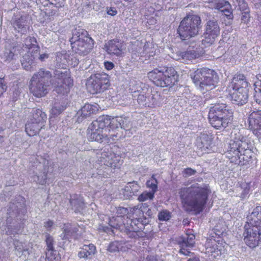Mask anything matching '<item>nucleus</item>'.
Masks as SVG:
<instances>
[{"label": "nucleus", "instance_id": "f257e3e1", "mask_svg": "<svg viewBox=\"0 0 261 261\" xmlns=\"http://www.w3.org/2000/svg\"><path fill=\"white\" fill-rule=\"evenodd\" d=\"M49 81L58 93L65 94L72 86L73 81L68 69H60L54 72L52 77L50 71L41 69L32 76L30 85V92L37 97L44 96L48 91Z\"/></svg>", "mask_w": 261, "mask_h": 261}, {"label": "nucleus", "instance_id": "f03ea898", "mask_svg": "<svg viewBox=\"0 0 261 261\" xmlns=\"http://www.w3.org/2000/svg\"><path fill=\"white\" fill-rule=\"evenodd\" d=\"M211 193V190L208 185L194 183L189 187L179 189L178 194L184 210L190 213L201 212Z\"/></svg>", "mask_w": 261, "mask_h": 261}, {"label": "nucleus", "instance_id": "7ed1b4c3", "mask_svg": "<svg viewBox=\"0 0 261 261\" xmlns=\"http://www.w3.org/2000/svg\"><path fill=\"white\" fill-rule=\"evenodd\" d=\"M18 198L21 201L11 203L9 205L8 210L9 217L7 220V225L1 227L2 231L7 235L18 233L23 227L22 222L25 219V210L24 208L23 197L19 196Z\"/></svg>", "mask_w": 261, "mask_h": 261}, {"label": "nucleus", "instance_id": "20e7f679", "mask_svg": "<svg viewBox=\"0 0 261 261\" xmlns=\"http://www.w3.org/2000/svg\"><path fill=\"white\" fill-rule=\"evenodd\" d=\"M247 225H245L244 240L249 247L258 246L261 240V206H256L247 217Z\"/></svg>", "mask_w": 261, "mask_h": 261}, {"label": "nucleus", "instance_id": "39448f33", "mask_svg": "<svg viewBox=\"0 0 261 261\" xmlns=\"http://www.w3.org/2000/svg\"><path fill=\"white\" fill-rule=\"evenodd\" d=\"M106 122L105 116H102L91 123L88 128L91 131L89 136V140L112 143L113 141L117 140V134L112 133Z\"/></svg>", "mask_w": 261, "mask_h": 261}, {"label": "nucleus", "instance_id": "423d86ee", "mask_svg": "<svg viewBox=\"0 0 261 261\" xmlns=\"http://www.w3.org/2000/svg\"><path fill=\"white\" fill-rule=\"evenodd\" d=\"M233 112L224 103L215 104L211 107L208 119L211 125L216 129L226 127L232 120Z\"/></svg>", "mask_w": 261, "mask_h": 261}, {"label": "nucleus", "instance_id": "0eeeda50", "mask_svg": "<svg viewBox=\"0 0 261 261\" xmlns=\"http://www.w3.org/2000/svg\"><path fill=\"white\" fill-rule=\"evenodd\" d=\"M190 76L196 86L203 91L213 89L219 81L217 73L213 70L208 68L198 69L191 73Z\"/></svg>", "mask_w": 261, "mask_h": 261}, {"label": "nucleus", "instance_id": "6e6552de", "mask_svg": "<svg viewBox=\"0 0 261 261\" xmlns=\"http://www.w3.org/2000/svg\"><path fill=\"white\" fill-rule=\"evenodd\" d=\"M148 78L157 86H171L177 81L176 71L172 67L155 68L147 74Z\"/></svg>", "mask_w": 261, "mask_h": 261}, {"label": "nucleus", "instance_id": "1a4fd4ad", "mask_svg": "<svg viewBox=\"0 0 261 261\" xmlns=\"http://www.w3.org/2000/svg\"><path fill=\"white\" fill-rule=\"evenodd\" d=\"M201 18L196 15H189L180 22L177 32L181 39L186 40L198 35L201 28Z\"/></svg>", "mask_w": 261, "mask_h": 261}, {"label": "nucleus", "instance_id": "9d476101", "mask_svg": "<svg viewBox=\"0 0 261 261\" xmlns=\"http://www.w3.org/2000/svg\"><path fill=\"white\" fill-rule=\"evenodd\" d=\"M86 86L91 93H100L110 86L109 76L103 72L92 74L88 79Z\"/></svg>", "mask_w": 261, "mask_h": 261}, {"label": "nucleus", "instance_id": "9b49d317", "mask_svg": "<svg viewBox=\"0 0 261 261\" xmlns=\"http://www.w3.org/2000/svg\"><path fill=\"white\" fill-rule=\"evenodd\" d=\"M87 32L79 29L78 31L73 32L71 38L72 48H74L76 53L81 55L87 54L91 49V45L89 43L91 38L87 37Z\"/></svg>", "mask_w": 261, "mask_h": 261}, {"label": "nucleus", "instance_id": "f8f14e48", "mask_svg": "<svg viewBox=\"0 0 261 261\" xmlns=\"http://www.w3.org/2000/svg\"><path fill=\"white\" fill-rule=\"evenodd\" d=\"M220 34V27L217 20L213 19L207 21L205 25L204 38L202 44L206 45L212 44Z\"/></svg>", "mask_w": 261, "mask_h": 261}, {"label": "nucleus", "instance_id": "ddd939ff", "mask_svg": "<svg viewBox=\"0 0 261 261\" xmlns=\"http://www.w3.org/2000/svg\"><path fill=\"white\" fill-rule=\"evenodd\" d=\"M106 119V124H108L111 132L112 133H116L118 135L119 127L125 130H129L132 127V124L128 117L122 116H117L111 118L108 116H105Z\"/></svg>", "mask_w": 261, "mask_h": 261}, {"label": "nucleus", "instance_id": "4468645a", "mask_svg": "<svg viewBox=\"0 0 261 261\" xmlns=\"http://www.w3.org/2000/svg\"><path fill=\"white\" fill-rule=\"evenodd\" d=\"M128 215L129 217H127L126 224L138 226L139 223H141L144 227V225L147 223L146 219L144 218L143 212L138 205L130 208Z\"/></svg>", "mask_w": 261, "mask_h": 261}, {"label": "nucleus", "instance_id": "2eb2a0df", "mask_svg": "<svg viewBox=\"0 0 261 261\" xmlns=\"http://www.w3.org/2000/svg\"><path fill=\"white\" fill-rule=\"evenodd\" d=\"M207 5L206 7L212 9H218L223 12L229 19L231 18L232 10L230 3L226 0H207L205 2Z\"/></svg>", "mask_w": 261, "mask_h": 261}, {"label": "nucleus", "instance_id": "dca6fc26", "mask_svg": "<svg viewBox=\"0 0 261 261\" xmlns=\"http://www.w3.org/2000/svg\"><path fill=\"white\" fill-rule=\"evenodd\" d=\"M249 127L257 137H261V111H254L248 118Z\"/></svg>", "mask_w": 261, "mask_h": 261}, {"label": "nucleus", "instance_id": "f3484780", "mask_svg": "<svg viewBox=\"0 0 261 261\" xmlns=\"http://www.w3.org/2000/svg\"><path fill=\"white\" fill-rule=\"evenodd\" d=\"M143 86L141 87V89H137L134 92L133 97L134 100H136L138 105L140 107H149V96H150V92L148 88L146 87L144 84L141 83Z\"/></svg>", "mask_w": 261, "mask_h": 261}, {"label": "nucleus", "instance_id": "a211bd4d", "mask_svg": "<svg viewBox=\"0 0 261 261\" xmlns=\"http://www.w3.org/2000/svg\"><path fill=\"white\" fill-rule=\"evenodd\" d=\"M227 90L233 103L238 105H243L247 102L248 98V89Z\"/></svg>", "mask_w": 261, "mask_h": 261}, {"label": "nucleus", "instance_id": "6ab92c4d", "mask_svg": "<svg viewBox=\"0 0 261 261\" xmlns=\"http://www.w3.org/2000/svg\"><path fill=\"white\" fill-rule=\"evenodd\" d=\"M100 159V162L103 164L114 169L119 168L120 165L119 162L118 161L117 157L109 151V148H105L101 152Z\"/></svg>", "mask_w": 261, "mask_h": 261}, {"label": "nucleus", "instance_id": "aec40b11", "mask_svg": "<svg viewBox=\"0 0 261 261\" xmlns=\"http://www.w3.org/2000/svg\"><path fill=\"white\" fill-rule=\"evenodd\" d=\"M108 54L121 56L123 54V43L117 39L109 40L105 45Z\"/></svg>", "mask_w": 261, "mask_h": 261}, {"label": "nucleus", "instance_id": "412c9836", "mask_svg": "<svg viewBox=\"0 0 261 261\" xmlns=\"http://www.w3.org/2000/svg\"><path fill=\"white\" fill-rule=\"evenodd\" d=\"M248 83L246 76L242 74L235 75L229 84L227 90H239L240 89H248Z\"/></svg>", "mask_w": 261, "mask_h": 261}, {"label": "nucleus", "instance_id": "4be33fe9", "mask_svg": "<svg viewBox=\"0 0 261 261\" xmlns=\"http://www.w3.org/2000/svg\"><path fill=\"white\" fill-rule=\"evenodd\" d=\"M79 227L76 223L64 224L62 227L63 232L60 236L61 238L62 239H77L79 236L77 233Z\"/></svg>", "mask_w": 261, "mask_h": 261}, {"label": "nucleus", "instance_id": "5701e85b", "mask_svg": "<svg viewBox=\"0 0 261 261\" xmlns=\"http://www.w3.org/2000/svg\"><path fill=\"white\" fill-rule=\"evenodd\" d=\"M97 111V107L89 103L85 104L77 112L75 118L76 121L81 122L84 119L87 118Z\"/></svg>", "mask_w": 261, "mask_h": 261}, {"label": "nucleus", "instance_id": "b1692460", "mask_svg": "<svg viewBox=\"0 0 261 261\" xmlns=\"http://www.w3.org/2000/svg\"><path fill=\"white\" fill-rule=\"evenodd\" d=\"M38 255V246L37 244L28 243L21 255H23L27 259H33L36 258Z\"/></svg>", "mask_w": 261, "mask_h": 261}, {"label": "nucleus", "instance_id": "393cba45", "mask_svg": "<svg viewBox=\"0 0 261 261\" xmlns=\"http://www.w3.org/2000/svg\"><path fill=\"white\" fill-rule=\"evenodd\" d=\"M27 23L26 16H21L14 21L13 25L15 30L22 34H24L27 32Z\"/></svg>", "mask_w": 261, "mask_h": 261}, {"label": "nucleus", "instance_id": "a878e982", "mask_svg": "<svg viewBox=\"0 0 261 261\" xmlns=\"http://www.w3.org/2000/svg\"><path fill=\"white\" fill-rule=\"evenodd\" d=\"M44 125L39 124L36 121L29 120L25 124V130L30 136L36 135Z\"/></svg>", "mask_w": 261, "mask_h": 261}, {"label": "nucleus", "instance_id": "bb28decb", "mask_svg": "<svg viewBox=\"0 0 261 261\" xmlns=\"http://www.w3.org/2000/svg\"><path fill=\"white\" fill-rule=\"evenodd\" d=\"M95 252L96 247L93 244H85L81 248V250L79 251L78 255L80 258H90L91 256L95 253Z\"/></svg>", "mask_w": 261, "mask_h": 261}, {"label": "nucleus", "instance_id": "cd10ccee", "mask_svg": "<svg viewBox=\"0 0 261 261\" xmlns=\"http://www.w3.org/2000/svg\"><path fill=\"white\" fill-rule=\"evenodd\" d=\"M143 225L139 223L138 226L134 225L126 224V229L127 231V234L129 238H137L142 236V233L140 231L143 228Z\"/></svg>", "mask_w": 261, "mask_h": 261}, {"label": "nucleus", "instance_id": "c85d7f7f", "mask_svg": "<svg viewBox=\"0 0 261 261\" xmlns=\"http://www.w3.org/2000/svg\"><path fill=\"white\" fill-rule=\"evenodd\" d=\"M72 208L76 213H81L85 207V203L82 197L75 195L70 200Z\"/></svg>", "mask_w": 261, "mask_h": 261}, {"label": "nucleus", "instance_id": "c756f323", "mask_svg": "<svg viewBox=\"0 0 261 261\" xmlns=\"http://www.w3.org/2000/svg\"><path fill=\"white\" fill-rule=\"evenodd\" d=\"M46 118V115L44 112L39 109H36L32 110V116L29 120L45 125Z\"/></svg>", "mask_w": 261, "mask_h": 261}, {"label": "nucleus", "instance_id": "7c9ffc66", "mask_svg": "<svg viewBox=\"0 0 261 261\" xmlns=\"http://www.w3.org/2000/svg\"><path fill=\"white\" fill-rule=\"evenodd\" d=\"M128 249L124 241H114L109 244L107 250L110 252L115 253L119 251L125 252Z\"/></svg>", "mask_w": 261, "mask_h": 261}, {"label": "nucleus", "instance_id": "2f4dec72", "mask_svg": "<svg viewBox=\"0 0 261 261\" xmlns=\"http://www.w3.org/2000/svg\"><path fill=\"white\" fill-rule=\"evenodd\" d=\"M140 188V186L138 184L137 182L135 181L129 182L125 187L124 195L129 197L135 195L139 191Z\"/></svg>", "mask_w": 261, "mask_h": 261}, {"label": "nucleus", "instance_id": "473e14b6", "mask_svg": "<svg viewBox=\"0 0 261 261\" xmlns=\"http://www.w3.org/2000/svg\"><path fill=\"white\" fill-rule=\"evenodd\" d=\"M51 172L52 171H46L45 167L44 171L40 172L38 175L33 177V180L38 184L43 185L46 182V179L51 175Z\"/></svg>", "mask_w": 261, "mask_h": 261}, {"label": "nucleus", "instance_id": "72a5a7b5", "mask_svg": "<svg viewBox=\"0 0 261 261\" xmlns=\"http://www.w3.org/2000/svg\"><path fill=\"white\" fill-rule=\"evenodd\" d=\"M182 54V62L191 61L199 57V53L194 49H188Z\"/></svg>", "mask_w": 261, "mask_h": 261}, {"label": "nucleus", "instance_id": "f704fd0d", "mask_svg": "<svg viewBox=\"0 0 261 261\" xmlns=\"http://www.w3.org/2000/svg\"><path fill=\"white\" fill-rule=\"evenodd\" d=\"M199 140L200 141L201 146L200 148H208L212 144V137L206 134H201Z\"/></svg>", "mask_w": 261, "mask_h": 261}, {"label": "nucleus", "instance_id": "c9c22d12", "mask_svg": "<svg viewBox=\"0 0 261 261\" xmlns=\"http://www.w3.org/2000/svg\"><path fill=\"white\" fill-rule=\"evenodd\" d=\"M46 258L48 261H60L61 259L59 252L55 249L47 250Z\"/></svg>", "mask_w": 261, "mask_h": 261}, {"label": "nucleus", "instance_id": "e433bc0d", "mask_svg": "<svg viewBox=\"0 0 261 261\" xmlns=\"http://www.w3.org/2000/svg\"><path fill=\"white\" fill-rule=\"evenodd\" d=\"M187 236L186 238H183L182 241L179 243V245L186 247H193L195 244V236L194 234H189Z\"/></svg>", "mask_w": 261, "mask_h": 261}, {"label": "nucleus", "instance_id": "4c0bfd02", "mask_svg": "<svg viewBox=\"0 0 261 261\" xmlns=\"http://www.w3.org/2000/svg\"><path fill=\"white\" fill-rule=\"evenodd\" d=\"M66 109V106L63 104L55 103L50 110L51 117H55L60 114Z\"/></svg>", "mask_w": 261, "mask_h": 261}, {"label": "nucleus", "instance_id": "58836bf2", "mask_svg": "<svg viewBox=\"0 0 261 261\" xmlns=\"http://www.w3.org/2000/svg\"><path fill=\"white\" fill-rule=\"evenodd\" d=\"M158 181L155 178L154 174L152 175L150 179L146 181V187L151 190L150 192H153L154 195L158 190Z\"/></svg>", "mask_w": 261, "mask_h": 261}, {"label": "nucleus", "instance_id": "ea45409f", "mask_svg": "<svg viewBox=\"0 0 261 261\" xmlns=\"http://www.w3.org/2000/svg\"><path fill=\"white\" fill-rule=\"evenodd\" d=\"M28 242H26L23 241H20L19 240H14L13 244L15 249L19 254L21 255L23 253V251H24L26 245H27V243Z\"/></svg>", "mask_w": 261, "mask_h": 261}, {"label": "nucleus", "instance_id": "a19ab883", "mask_svg": "<svg viewBox=\"0 0 261 261\" xmlns=\"http://www.w3.org/2000/svg\"><path fill=\"white\" fill-rule=\"evenodd\" d=\"M14 49H6L3 58L5 62L10 63L16 60V55L14 54Z\"/></svg>", "mask_w": 261, "mask_h": 261}, {"label": "nucleus", "instance_id": "79ce46f5", "mask_svg": "<svg viewBox=\"0 0 261 261\" xmlns=\"http://www.w3.org/2000/svg\"><path fill=\"white\" fill-rule=\"evenodd\" d=\"M115 221L116 218H115L114 217H113L111 219H109V226H111V227L110 228L108 226H101V228H99V229H102L104 231L106 232L107 233H110V232H113L112 228H118L119 227V225L118 223L114 222Z\"/></svg>", "mask_w": 261, "mask_h": 261}, {"label": "nucleus", "instance_id": "37998d69", "mask_svg": "<svg viewBox=\"0 0 261 261\" xmlns=\"http://www.w3.org/2000/svg\"><path fill=\"white\" fill-rule=\"evenodd\" d=\"M154 196L153 192L144 191L138 196V200L140 202H144L148 200L153 199Z\"/></svg>", "mask_w": 261, "mask_h": 261}, {"label": "nucleus", "instance_id": "c03bdc74", "mask_svg": "<svg viewBox=\"0 0 261 261\" xmlns=\"http://www.w3.org/2000/svg\"><path fill=\"white\" fill-rule=\"evenodd\" d=\"M149 107L152 105H158L161 102V98L158 93L155 94L150 93V96H149Z\"/></svg>", "mask_w": 261, "mask_h": 261}, {"label": "nucleus", "instance_id": "a18cd8bd", "mask_svg": "<svg viewBox=\"0 0 261 261\" xmlns=\"http://www.w3.org/2000/svg\"><path fill=\"white\" fill-rule=\"evenodd\" d=\"M45 242L47 247V250L54 249L55 241L54 238L49 234L46 233L45 234Z\"/></svg>", "mask_w": 261, "mask_h": 261}, {"label": "nucleus", "instance_id": "49530a36", "mask_svg": "<svg viewBox=\"0 0 261 261\" xmlns=\"http://www.w3.org/2000/svg\"><path fill=\"white\" fill-rule=\"evenodd\" d=\"M171 217L170 213L167 210L162 211L158 214V218L160 221H168Z\"/></svg>", "mask_w": 261, "mask_h": 261}, {"label": "nucleus", "instance_id": "de8ad7c7", "mask_svg": "<svg viewBox=\"0 0 261 261\" xmlns=\"http://www.w3.org/2000/svg\"><path fill=\"white\" fill-rule=\"evenodd\" d=\"M241 142L240 141H232V142L230 143V151H233L234 152H236V154H238V153L241 151Z\"/></svg>", "mask_w": 261, "mask_h": 261}, {"label": "nucleus", "instance_id": "09e8293b", "mask_svg": "<svg viewBox=\"0 0 261 261\" xmlns=\"http://www.w3.org/2000/svg\"><path fill=\"white\" fill-rule=\"evenodd\" d=\"M238 3V7L241 11H246L248 10V5L245 0H236Z\"/></svg>", "mask_w": 261, "mask_h": 261}, {"label": "nucleus", "instance_id": "8fccbe9b", "mask_svg": "<svg viewBox=\"0 0 261 261\" xmlns=\"http://www.w3.org/2000/svg\"><path fill=\"white\" fill-rule=\"evenodd\" d=\"M250 15L248 10L245 11L242 13L241 16V22L244 23H247L249 20Z\"/></svg>", "mask_w": 261, "mask_h": 261}, {"label": "nucleus", "instance_id": "3c124183", "mask_svg": "<svg viewBox=\"0 0 261 261\" xmlns=\"http://www.w3.org/2000/svg\"><path fill=\"white\" fill-rule=\"evenodd\" d=\"M257 81L254 83L255 92L257 91H261V74H258L256 76Z\"/></svg>", "mask_w": 261, "mask_h": 261}, {"label": "nucleus", "instance_id": "603ef678", "mask_svg": "<svg viewBox=\"0 0 261 261\" xmlns=\"http://www.w3.org/2000/svg\"><path fill=\"white\" fill-rule=\"evenodd\" d=\"M196 171L191 168H187L184 170L183 175L185 177H188L194 175Z\"/></svg>", "mask_w": 261, "mask_h": 261}, {"label": "nucleus", "instance_id": "864d4df0", "mask_svg": "<svg viewBox=\"0 0 261 261\" xmlns=\"http://www.w3.org/2000/svg\"><path fill=\"white\" fill-rule=\"evenodd\" d=\"M7 88L4 78H0V95L5 92Z\"/></svg>", "mask_w": 261, "mask_h": 261}, {"label": "nucleus", "instance_id": "5fc2aeb1", "mask_svg": "<svg viewBox=\"0 0 261 261\" xmlns=\"http://www.w3.org/2000/svg\"><path fill=\"white\" fill-rule=\"evenodd\" d=\"M23 58L26 60V62L28 63L29 64H31L32 66H35L34 59V57H33L32 56H30L29 55H25Z\"/></svg>", "mask_w": 261, "mask_h": 261}, {"label": "nucleus", "instance_id": "6e6d98bb", "mask_svg": "<svg viewBox=\"0 0 261 261\" xmlns=\"http://www.w3.org/2000/svg\"><path fill=\"white\" fill-rule=\"evenodd\" d=\"M21 62L22 66L26 70H31L33 68V66L27 63L26 62V60H24L23 58L21 60Z\"/></svg>", "mask_w": 261, "mask_h": 261}, {"label": "nucleus", "instance_id": "4d7b16f0", "mask_svg": "<svg viewBox=\"0 0 261 261\" xmlns=\"http://www.w3.org/2000/svg\"><path fill=\"white\" fill-rule=\"evenodd\" d=\"M183 52L178 51L176 53H173L172 56V58L176 60H180L182 62V55Z\"/></svg>", "mask_w": 261, "mask_h": 261}, {"label": "nucleus", "instance_id": "13d9d810", "mask_svg": "<svg viewBox=\"0 0 261 261\" xmlns=\"http://www.w3.org/2000/svg\"><path fill=\"white\" fill-rule=\"evenodd\" d=\"M254 97L256 102L261 105V91L257 90V92H254Z\"/></svg>", "mask_w": 261, "mask_h": 261}, {"label": "nucleus", "instance_id": "bf43d9fd", "mask_svg": "<svg viewBox=\"0 0 261 261\" xmlns=\"http://www.w3.org/2000/svg\"><path fill=\"white\" fill-rule=\"evenodd\" d=\"M250 192V188L249 186L247 185H245V187L244 188V190H243L241 195V197L242 198H245L247 196V195Z\"/></svg>", "mask_w": 261, "mask_h": 261}, {"label": "nucleus", "instance_id": "052dcab7", "mask_svg": "<svg viewBox=\"0 0 261 261\" xmlns=\"http://www.w3.org/2000/svg\"><path fill=\"white\" fill-rule=\"evenodd\" d=\"M54 222L52 221L48 220L44 223V227L47 230L50 231L53 227Z\"/></svg>", "mask_w": 261, "mask_h": 261}, {"label": "nucleus", "instance_id": "680f3d73", "mask_svg": "<svg viewBox=\"0 0 261 261\" xmlns=\"http://www.w3.org/2000/svg\"><path fill=\"white\" fill-rule=\"evenodd\" d=\"M181 246V248L179 250V252L185 255L189 256L190 254L191 253V252L190 251H189L188 249H185V247H186L185 246Z\"/></svg>", "mask_w": 261, "mask_h": 261}, {"label": "nucleus", "instance_id": "e2e57ef3", "mask_svg": "<svg viewBox=\"0 0 261 261\" xmlns=\"http://www.w3.org/2000/svg\"><path fill=\"white\" fill-rule=\"evenodd\" d=\"M129 212L128 210L124 207H119L117 210V213L118 214L125 215L127 213L129 214Z\"/></svg>", "mask_w": 261, "mask_h": 261}, {"label": "nucleus", "instance_id": "0e129e2a", "mask_svg": "<svg viewBox=\"0 0 261 261\" xmlns=\"http://www.w3.org/2000/svg\"><path fill=\"white\" fill-rule=\"evenodd\" d=\"M105 67L107 70H111L114 67V64L111 62H105L104 63Z\"/></svg>", "mask_w": 261, "mask_h": 261}, {"label": "nucleus", "instance_id": "69168bd1", "mask_svg": "<svg viewBox=\"0 0 261 261\" xmlns=\"http://www.w3.org/2000/svg\"><path fill=\"white\" fill-rule=\"evenodd\" d=\"M92 8V5L91 4H90V2H86L84 5H83V10L85 11H88L89 10H90V9H91Z\"/></svg>", "mask_w": 261, "mask_h": 261}, {"label": "nucleus", "instance_id": "338daca9", "mask_svg": "<svg viewBox=\"0 0 261 261\" xmlns=\"http://www.w3.org/2000/svg\"><path fill=\"white\" fill-rule=\"evenodd\" d=\"M48 57H49L48 54L44 53V54H40L38 57V59L40 61L44 62L46 60V59H48Z\"/></svg>", "mask_w": 261, "mask_h": 261}, {"label": "nucleus", "instance_id": "774afa93", "mask_svg": "<svg viewBox=\"0 0 261 261\" xmlns=\"http://www.w3.org/2000/svg\"><path fill=\"white\" fill-rule=\"evenodd\" d=\"M146 261H163L162 259L154 256H148Z\"/></svg>", "mask_w": 261, "mask_h": 261}]
</instances>
